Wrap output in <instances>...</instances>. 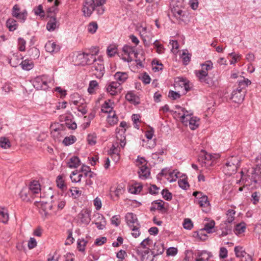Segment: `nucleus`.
I'll return each mask as SVG.
<instances>
[{
    "label": "nucleus",
    "instance_id": "nucleus-53",
    "mask_svg": "<svg viewBox=\"0 0 261 261\" xmlns=\"http://www.w3.org/2000/svg\"><path fill=\"white\" fill-rule=\"evenodd\" d=\"M138 53L137 52L135 54L134 57L136 58L135 61L136 62L137 66L143 67V62L145 60V58L143 54H141V58L138 57Z\"/></svg>",
    "mask_w": 261,
    "mask_h": 261
},
{
    "label": "nucleus",
    "instance_id": "nucleus-7",
    "mask_svg": "<svg viewBox=\"0 0 261 261\" xmlns=\"http://www.w3.org/2000/svg\"><path fill=\"white\" fill-rule=\"evenodd\" d=\"M50 79L46 75L36 77L33 81V86L37 90H46Z\"/></svg>",
    "mask_w": 261,
    "mask_h": 261
},
{
    "label": "nucleus",
    "instance_id": "nucleus-25",
    "mask_svg": "<svg viewBox=\"0 0 261 261\" xmlns=\"http://www.w3.org/2000/svg\"><path fill=\"white\" fill-rule=\"evenodd\" d=\"M165 248L164 245L160 242L155 243L154 244V247L151 251V254L153 256H155L162 254L164 251Z\"/></svg>",
    "mask_w": 261,
    "mask_h": 261
},
{
    "label": "nucleus",
    "instance_id": "nucleus-63",
    "mask_svg": "<svg viewBox=\"0 0 261 261\" xmlns=\"http://www.w3.org/2000/svg\"><path fill=\"white\" fill-rule=\"evenodd\" d=\"M154 45L155 46V47L156 48V52L159 54H162L164 53V48L163 46V45L159 44L158 42V41L156 40L153 43Z\"/></svg>",
    "mask_w": 261,
    "mask_h": 261
},
{
    "label": "nucleus",
    "instance_id": "nucleus-33",
    "mask_svg": "<svg viewBox=\"0 0 261 261\" xmlns=\"http://www.w3.org/2000/svg\"><path fill=\"white\" fill-rule=\"evenodd\" d=\"M236 211L232 209H229L226 213V222L231 223L235 218Z\"/></svg>",
    "mask_w": 261,
    "mask_h": 261
},
{
    "label": "nucleus",
    "instance_id": "nucleus-31",
    "mask_svg": "<svg viewBox=\"0 0 261 261\" xmlns=\"http://www.w3.org/2000/svg\"><path fill=\"white\" fill-rule=\"evenodd\" d=\"M68 164L69 167L76 168L80 165V160L77 156H73L70 159Z\"/></svg>",
    "mask_w": 261,
    "mask_h": 261
},
{
    "label": "nucleus",
    "instance_id": "nucleus-22",
    "mask_svg": "<svg viewBox=\"0 0 261 261\" xmlns=\"http://www.w3.org/2000/svg\"><path fill=\"white\" fill-rule=\"evenodd\" d=\"M20 198L25 201H29L31 199L34 198V196L30 192L28 187L23 188L19 193Z\"/></svg>",
    "mask_w": 261,
    "mask_h": 261
},
{
    "label": "nucleus",
    "instance_id": "nucleus-48",
    "mask_svg": "<svg viewBox=\"0 0 261 261\" xmlns=\"http://www.w3.org/2000/svg\"><path fill=\"white\" fill-rule=\"evenodd\" d=\"M238 88L241 89L243 90L246 87L251 84V81L248 79H244L242 80L239 81Z\"/></svg>",
    "mask_w": 261,
    "mask_h": 261
},
{
    "label": "nucleus",
    "instance_id": "nucleus-8",
    "mask_svg": "<svg viewBox=\"0 0 261 261\" xmlns=\"http://www.w3.org/2000/svg\"><path fill=\"white\" fill-rule=\"evenodd\" d=\"M128 128L127 123L125 121H122L116 129V138L120 140V145L122 148H124L126 144L125 133L126 128Z\"/></svg>",
    "mask_w": 261,
    "mask_h": 261
},
{
    "label": "nucleus",
    "instance_id": "nucleus-18",
    "mask_svg": "<svg viewBox=\"0 0 261 261\" xmlns=\"http://www.w3.org/2000/svg\"><path fill=\"white\" fill-rule=\"evenodd\" d=\"M176 108L180 109L182 113H179L178 115H180V120L181 122L186 126H188V121L193 117L192 113L186 110L184 108H181L180 106H176Z\"/></svg>",
    "mask_w": 261,
    "mask_h": 261
},
{
    "label": "nucleus",
    "instance_id": "nucleus-43",
    "mask_svg": "<svg viewBox=\"0 0 261 261\" xmlns=\"http://www.w3.org/2000/svg\"><path fill=\"white\" fill-rule=\"evenodd\" d=\"M57 186L59 188L62 190H64L67 188V186L65 183V181L63 178V176L60 175L57 176L56 179Z\"/></svg>",
    "mask_w": 261,
    "mask_h": 261
},
{
    "label": "nucleus",
    "instance_id": "nucleus-52",
    "mask_svg": "<svg viewBox=\"0 0 261 261\" xmlns=\"http://www.w3.org/2000/svg\"><path fill=\"white\" fill-rule=\"evenodd\" d=\"M126 99L134 103H138L139 102L137 101L138 97L133 93L128 92L125 96Z\"/></svg>",
    "mask_w": 261,
    "mask_h": 261
},
{
    "label": "nucleus",
    "instance_id": "nucleus-13",
    "mask_svg": "<svg viewBox=\"0 0 261 261\" xmlns=\"http://www.w3.org/2000/svg\"><path fill=\"white\" fill-rule=\"evenodd\" d=\"M106 89L110 95H116L121 93L122 87L119 83L111 82L106 85Z\"/></svg>",
    "mask_w": 261,
    "mask_h": 261
},
{
    "label": "nucleus",
    "instance_id": "nucleus-51",
    "mask_svg": "<svg viewBox=\"0 0 261 261\" xmlns=\"http://www.w3.org/2000/svg\"><path fill=\"white\" fill-rule=\"evenodd\" d=\"M197 203L201 207H206L210 205L209 201H208V198L207 196L205 195L203 197H201L200 200H198Z\"/></svg>",
    "mask_w": 261,
    "mask_h": 261
},
{
    "label": "nucleus",
    "instance_id": "nucleus-41",
    "mask_svg": "<svg viewBox=\"0 0 261 261\" xmlns=\"http://www.w3.org/2000/svg\"><path fill=\"white\" fill-rule=\"evenodd\" d=\"M107 121L111 125H114L117 124L118 121V117L116 116L115 112H114L112 114H109L107 117Z\"/></svg>",
    "mask_w": 261,
    "mask_h": 261
},
{
    "label": "nucleus",
    "instance_id": "nucleus-39",
    "mask_svg": "<svg viewBox=\"0 0 261 261\" xmlns=\"http://www.w3.org/2000/svg\"><path fill=\"white\" fill-rule=\"evenodd\" d=\"M28 55L30 56L31 59H36L40 56L39 50L35 47L31 48L28 51Z\"/></svg>",
    "mask_w": 261,
    "mask_h": 261
},
{
    "label": "nucleus",
    "instance_id": "nucleus-17",
    "mask_svg": "<svg viewBox=\"0 0 261 261\" xmlns=\"http://www.w3.org/2000/svg\"><path fill=\"white\" fill-rule=\"evenodd\" d=\"M122 51L124 54L127 56V58L124 57L123 58V60L125 61H127V62H130L132 61V58L130 57V55L137 53L135 50V46H131L128 45H125L123 46L122 48Z\"/></svg>",
    "mask_w": 261,
    "mask_h": 261
},
{
    "label": "nucleus",
    "instance_id": "nucleus-27",
    "mask_svg": "<svg viewBox=\"0 0 261 261\" xmlns=\"http://www.w3.org/2000/svg\"><path fill=\"white\" fill-rule=\"evenodd\" d=\"M45 48L47 52L53 53H57L60 47L58 45H57L55 42L52 41H48L45 45Z\"/></svg>",
    "mask_w": 261,
    "mask_h": 261
},
{
    "label": "nucleus",
    "instance_id": "nucleus-10",
    "mask_svg": "<svg viewBox=\"0 0 261 261\" xmlns=\"http://www.w3.org/2000/svg\"><path fill=\"white\" fill-rule=\"evenodd\" d=\"M12 15L17 19L20 22H24L28 16V12L24 9L20 11V7L18 4H15L12 9Z\"/></svg>",
    "mask_w": 261,
    "mask_h": 261
},
{
    "label": "nucleus",
    "instance_id": "nucleus-12",
    "mask_svg": "<svg viewBox=\"0 0 261 261\" xmlns=\"http://www.w3.org/2000/svg\"><path fill=\"white\" fill-rule=\"evenodd\" d=\"M91 211L89 209H83L77 216L79 222L87 225L91 221Z\"/></svg>",
    "mask_w": 261,
    "mask_h": 261
},
{
    "label": "nucleus",
    "instance_id": "nucleus-1",
    "mask_svg": "<svg viewBox=\"0 0 261 261\" xmlns=\"http://www.w3.org/2000/svg\"><path fill=\"white\" fill-rule=\"evenodd\" d=\"M106 0H85L83 3L82 11L85 16H90L96 9L98 15H102L105 11L103 5Z\"/></svg>",
    "mask_w": 261,
    "mask_h": 261
},
{
    "label": "nucleus",
    "instance_id": "nucleus-26",
    "mask_svg": "<svg viewBox=\"0 0 261 261\" xmlns=\"http://www.w3.org/2000/svg\"><path fill=\"white\" fill-rule=\"evenodd\" d=\"M84 101L85 99L77 93H74L70 96V102L76 106L81 104H83Z\"/></svg>",
    "mask_w": 261,
    "mask_h": 261
},
{
    "label": "nucleus",
    "instance_id": "nucleus-60",
    "mask_svg": "<svg viewBox=\"0 0 261 261\" xmlns=\"http://www.w3.org/2000/svg\"><path fill=\"white\" fill-rule=\"evenodd\" d=\"M26 41L22 38H19L18 39V47L20 51L25 50Z\"/></svg>",
    "mask_w": 261,
    "mask_h": 261
},
{
    "label": "nucleus",
    "instance_id": "nucleus-14",
    "mask_svg": "<svg viewBox=\"0 0 261 261\" xmlns=\"http://www.w3.org/2000/svg\"><path fill=\"white\" fill-rule=\"evenodd\" d=\"M93 218L92 224H95L98 229L102 230L105 228L106 220L102 214L97 213L93 215Z\"/></svg>",
    "mask_w": 261,
    "mask_h": 261
},
{
    "label": "nucleus",
    "instance_id": "nucleus-20",
    "mask_svg": "<svg viewBox=\"0 0 261 261\" xmlns=\"http://www.w3.org/2000/svg\"><path fill=\"white\" fill-rule=\"evenodd\" d=\"M125 220L129 228L132 227L136 225L140 224L138 222L136 215L132 213H128L126 214Z\"/></svg>",
    "mask_w": 261,
    "mask_h": 261
},
{
    "label": "nucleus",
    "instance_id": "nucleus-9",
    "mask_svg": "<svg viewBox=\"0 0 261 261\" xmlns=\"http://www.w3.org/2000/svg\"><path fill=\"white\" fill-rule=\"evenodd\" d=\"M214 157L205 151H203L198 158V162L202 167L205 168L212 166L214 165Z\"/></svg>",
    "mask_w": 261,
    "mask_h": 261
},
{
    "label": "nucleus",
    "instance_id": "nucleus-46",
    "mask_svg": "<svg viewBox=\"0 0 261 261\" xmlns=\"http://www.w3.org/2000/svg\"><path fill=\"white\" fill-rule=\"evenodd\" d=\"M0 146L2 148L7 149L11 146V143L7 138L1 137L0 138Z\"/></svg>",
    "mask_w": 261,
    "mask_h": 261
},
{
    "label": "nucleus",
    "instance_id": "nucleus-32",
    "mask_svg": "<svg viewBox=\"0 0 261 261\" xmlns=\"http://www.w3.org/2000/svg\"><path fill=\"white\" fill-rule=\"evenodd\" d=\"M251 180L254 183H257L260 179L259 169H252L251 171Z\"/></svg>",
    "mask_w": 261,
    "mask_h": 261
},
{
    "label": "nucleus",
    "instance_id": "nucleus-21",
    "mask_svg": "<svg viewBox=\"0 0 261 261\" xmlns=\"http://www.w3.org/2000/svg\"><path fill=\"white\" fill-rule=\"evenodd\" d=\"M212 254L206 251L198 252L195 261H213Z\"/></svg>",
    "mask_w": 261,
    "mask_h": 261
},
{
    "label": "nucleus",
    "instance_id": "nucleus-56",
    "mask_svg": "<svg viewBox=\"0 0 261 261\" xmlns=\"http://www.w3.org/2000/svg\"><path fill=\"white\" fill-rule=\"evenodd\" d=\"M98 87V83L95 80H93L90 82L88 91L90 94L93 93L94 92L95 88Z\"/></svg>",
    "mask_w": 261,
    "mask_h": 261
},
{
    "label": "nucleus",
    "instance_id": "nucleus-30",
    "mask_svg": "<svg viewBox=\"0 0 261 261\" xmlns=\"http://www.w3.org/2000/svg\"><path fill=\"white\" fill-rule=\"evenodd\" d=\"M110 100L109 101H106L101 106V111L103 113H109L112 114L114 112L113 111V107L112 103H110Z\"/></svg>",
    "mask_w": 261,
    "mask_h": 261
},
{
    "label": "nucleus",
    "instance_id": "nucleus-3",
    "mask_svg": "<svg viewBox=\"0 0 261 261\" xmlns=\"http://www.w3.org/2000/svg\"><path fill=\"white\" fill-rule=\"evenodd\" d=\"M59 5V2L56 0L55 2L54 6L48 9L47 16L50 18L47 23L46 29L48 31L51 32L54 31L59 26V24L57 21L56 17L52 15L53 14L55 13V11L57 10V6Z\"/></svg>",
    "mask_w": 261,
    "mask_h": 261
},
{
    "label": "nucleus",
    "instance_id": "nucleus-5",
    "mask_svg": "<svg viewBox=\"0 0 261 261\" xmlns=\"http://www.w3.org/2000/svg\"><path fill=\"white\" fill-rule=\"evenodd\" d=\"M95 61V57L93 54L82 53H79L75 59L76 64L85 66L90 65Z\"/></svg>",
    "mask_w": 261,
    "mask_h": 261
},
{
    "label": "nucleus",
    "instance_id": "nucleus-29",
    "mask_svg": "<svg viewBox=\"0 0 261 261\" xmlns=\"http://www.w3.org/2000/svg\"><path fill=\"white\" fill-rule=\"evenodd\" d=\"M9 216L8 211L5 207H0V221L6 223L8 221Z\"/></svg>",
    "mask_w": 261,
    "mask_h": 261
},
{
    "label": "nucleus",
    "instance_id": "nucleus-11",
    "mask_svg": "<svg viewBox=\"0 0 261 261\" xmlns=\"http://www.w3.org/2000/svg\"><path fill=\"white\" fill-rule=\"evenodd\" d=\"M195 74L198 80L207 86L211 87L215 86L213 79L208 75V73L203 71H195Z\"/></svg>",
    "mask_w": 261,
    "mask_h": 261
},
{
    "label": "nucleus",
    "instance_id": "nucleus-38",
    "mask_svg": "<svg viewBox=\"0 0 261 261\" xmlns=\"http://www.w3.org/2000/svg\"><path fill=\"white\" fill-rule=\"evenodd\" d=\"M20 65H21V68L25 70H30L33 68L34 67L33 63L31 60H25L24 61H22L20 63Z\"/></svg>",
    "mask_w": 261,
    "mask_h": 261
},
{
    "label": "nucleus",
    "instance_id": "nucleus-50",
    "mask_svg": "<svg viewBox=\"0 0 261 261\" xmlns=\"http://www.w3.org/2000/svg\"><path fill=\"white\" fill-rule=\"evenodd\" d=\"M98 29V25L96 22H91L89 23L87 27V30L89 33L93 34Z\"/></svg>",
    "mask_w": 261,
    "mask_h": 261
},
{
    "label": "nucleus",
    "instance_id": "nucleus-59",
    "mask_svg": "<svg viewBox=\"0 0 261 261\" xmlns=\"http://www.w3.org/2000/svg\"><path fill=\"white\" fill-rule=\"evenodd\" d=\"M163 197L166 200H170L172 198V194L168 190L163 189L161 192Z\"/></svg>",
    "mask_w": 261,
    "mask_h": 261
},
{
    "label": "nucleus",
    "instance_id": "nucleus-54",
    "mask_svg": "<svg viewBox=\"0 0 261 261\" xmlns=\"http://www.w3.org/2000/svg\"><path fill=\"white\" fill-rule=\"evenodd\" d=\"M140 34L144 43L145 44L146 39L149 38L147 35V28L146 27H141L140 30Z\"/></svg>",
    "mask_w": 261,
    "mask_h": 261
},
{
    "label": "nucleus",
    "instance_id": "nucleus-61",
    "mask_svg": "<svg viewBox=\"0 0 261 261\" xmlns=\"http://www.w3.org/2000/svg\"><path fill=\"white\" fill-rule=\"evenodd\" d=\"M140 227V225H136L135 226L130 227V228L133 231L132 234L135 238H137L140 234V232L139 231V228Z\"/></svg>",
    "mask_w": 261,
    "mask_h": 261
},
{
    "label": "nucleus",
    "instance_id": "nucleus-58",
    "mask_svg": "<svg viewBox=\"0 0 261 261\" xmlns=\"http://www.w3.org/2000/svg\"><path fill=\"white\" fill-rule=\"evenodd\" d=\"M142 189V186L140 184H136L135 186L132 188H130L129 191L132 194H138Z\"/></svg>",
    "mask_w": 261,
    "mask_h": 261
},
{
    "label": "nucleus",
    "instance_id": "nucleus-15",
    "mask_svg": "<svg viewBox=\"0 0 261 261\" xmlns=\"http://www.w3.org/2000/svg\"><path fill=\"white\" fill-rule=\"evenodd\" d=\"M245 93V91L242 90L241 89L237 88L232 91L231 99L233 102L240 103L244 99Z\"/></svg>",
    "mask_w": 261,
    "mask_h": 261
},
{
    "label": "nucleus",
    "instance_id": "nucleus-35",
    "mask_svg": "<svg viewBox=\"0 0 261 261\" xmlns=\"http://www.w3.org/2000/svg\"><path fill=\"white\" fill-rule=\"evenodd\" d=\"M246 228V224L244 222H241L236 225L234 232L237 235H239L244 232Z\"/></svg>",
    "mask_w": 261,
    "mask_h": 261
},
{
    "label": "nucleus",
    "instance_id": "nucleus-40",
    "mask_svg": "<svg viewBox=\"0 0 261 261\" xmlns=\"http://www.w3.org/2000/svg\"><path fill=\"white\" fill-rule=\"evenodd\" d=\"M201 67L202 69L199 71H203L208 73V71L213 68V63L210 60L206 61L201 64Z\"/></svg>",
    "mask_w": 261,
    "mask_h": 261
},
{
    "label": "nucleus",
    "instance_id": "nucleus-47",
    "mask_svg": "<svg viewBox=\"0 0 261 261\" xmlns=\"http://www.w3.org/2000/svg\"><path fill=\"white\" fill-rule=\"evenodd\" d=\"M76 141V137L71 135L69 137H65L63 141V143L66 146H69L73 144Z\"/></svg>",
    "mask_w": 261,
    "mask_h": 261
},
{
    "label": "nucleus",
    "instance_id": "nucleus-36",
    "mask_svg": "<svg viewBox=\"0 0 261 261\" xmlns=\"http://www.w3.org/2000/svg\"><path fill=\"white\" fill-rule=\"evenodd\" d=\"M83 177L82 173L77 170L73 171L70 175V178L72 182H79L81 180V178Z\"/></svg>",
    "mask_w": 261,
    "mask_h": 261
},
{
    "label": "nucleus",
    "instance_id": "nucleus-44",
    "mask_svg": "<svg viewBox=\"0 0 261 261\" xmlns=\"http://www.w3.org/2000/svg\"><path fill=\"white\" fill-rule=\"evenodd\" d=\"M117 52V47L114 44L110 45L107 49V53L108 56L110 57H112L115 56V55Z\"/></svg>",
    "mask_w": 261,
    "mask_h": 261
},
{
    "label": "nucleus",
    "instance_id": "nucleus-6",
    "mask_svg": "<svg viewBox=\"0 0 261 261\" xmlns=\"http://www.w3.org/2000/svg\"><path fill=\"white\" fill-rule=\"evenodd\" d=\"M92 71L97 78H101L104 74L105 70L103 60L98 58L92 63Z\"/></svg>",
    "mask_w": 261,
    "mask_h": 261
},
{
    "label": "nucleus",
    "instance_id": "nucleus-2",
    "mask_svg": "<svg viewBox=\"0 0 261 261\" xmlns=\"http://www.w3.org/2000/svg\"><path fill=\"white\" fill-rule=\"evenodd\" d=\"M239 163L240 160L238 156H231L227 159L222 168V170L225 174L231 175L236 172L240 166Z\"/></svg>",
    "mask_w": 261,
    "mask_h": 261
},
{
    "label": "nucleus",
    "instance_id": "nucleus-34",
    "mask_svg": "<svg viewBox=\"0 0 261 261\" xmlns=\"http://www.w3.org/2000/svg\"><path fill=\"white\" fill-rule=\"evenodd\" d=\"M199 119L197 117L193 116L189 121H188V125L191 129L194 130L199 126Z\"/></svg>",
    "mask_w": 261,
    "mask_h": 261
},
{
    "label": "nucleus",
    "instance_id": "nucleus-28",
    "mask_svg": "<svg viewBox=\"0 0 261 261\" xmlns=\"http://www.w3.org/2000/svg\"><path fill=\"white\" fill-rule=\"evenodd\" d=\"M138 174L140 178L146 179L150 175L149 169L145 165L139 167Z\"/></svg>",
    "mask_w": 261,
    "mask_h": 261
},
{
    "label": "nucleus",
    "instance_id": "nucleus-57",
    "mask_svg": "<svg viewBox=\"0 0 261 261\" xmlns=\"http://www.w3.org/2000/svg\"><path fill=\"white\" fill-rule=\"evenodd\" d=\"M235 254L237 257L241 258L246 252L243 250V248L240 246H236L234 249Z\"/></svg>",
    "mask_w": 261,
    "mask_h": 261
},
{
    "label": "nucleus",
    "instance_id": "nucleus-24",
    "mask_svg": "<svg viewBox=\"0 0 261 261\" xmlns=\"http://www.w3.org/2000/svg\"><path fill=\"white\" fill-rule=\"evenodd\" d=\"M30 191L32 194L35 196L36 194H38L41 191L40 185L38 181L34 180L31 182L29 185Z\"/></svg>",
    "mask_w": 261,
    "mask_h": 261
},
{
    "label": "nucleus",
    "instance_id": "nucleus-16",
    "mask_svg": "<svg viewBox=\"0 0 261 261\" xmlns=\"http://www.w3.org/2000/svg\"><path fill=\"white\" fill-rule=\"evenodd\" d=\"M171 11L174 17L178 20L179 23L185 21L186 12L183 11L180 8L177 6H174L172 8Z\"/></svg>",
    "mask_w": 261,
    "mask_h": 261
},
{
    "label": "nucleus",
    "instance_id": "nucleus-62",
    "mask_svg": "<svg viewBox=\"0 0 261 261\" xmlns=\"http://www.w3.org/2000/svg\"><path fill=\"white\" fill-rule=\"evenodd\" d=\"M260 195L258 192H253L251 194V201L254 204H257L259 200Z\"/></svg>",
    "mask_w": 261,
    "mask_h": 261
},
{
    "label": "nucleus",
    "instance_id": "nucleus-42",
    "mask_svg": "<svg viewBox=\"0 0 261 261\" xmlns=\"http://www.w3.org/2000/svg\"><path fill=\"white\" fill-rule=\"evenodd\" d=\"M69 192L71 193V196L74 199L79 198L82 192L78 188L73 187L69 189Z\"/></svg>",
    "mask_w": 261,
    "mask_h": 261
},
{
    "label": "nucleus",
    "instance_id": "nucleus-23",
    "mask_svg": "<svg viewBox=\"0 0 261 261\" xmlns=\"http://www.w3.org/2000/svg\"><path fill=\"white\" fill-rule=\"evenodd\" d=\"M114 79L116 80L115 82L119 83L121 85L128 79V75L125 72H117L114 74Z\"/></svg>",
    "mask_w": 261,
    "mask_h": 261
},
{
    "label": "nucleus",
    "instance_id": "nucleus-49",
    "mask_svg": "<svg viewBox=\"0 0 261 261\" xmlns=\"http://www.w3.org/2000/svg\"><path fill=\"white\" fill-rule=\"evenodd\" d=\"M65 125L69 128L71 129H75L77 127V125L75 122H72L69 117H66L65 118Z\"/></svg>",
    "mask_w": 261,
    "mask_h": 261
},
{
    "label": "nucleus",
    "instance_id": "nucleus-45",
    "mask_svg": "<svg viewBox=\"0 0 261 261\" xmlns=\"http://www.w3.org/2000/svg\"><path fill=\"white\" fill-rule=\"evenodd\" d=\"M215 225V222L214 220H211L209 222L206 223L204 224L203 229L205 230L207 233H212L213 232V229Z\"/></svg>",
    "mask_w": 261,
    "mask_h": 261
},
{
    "label": "nucleus",
    "instance_id": "nucleus-19",
    "mask_svg": "<svg viewBox=\"0 0 261 261\" xmlns=\"http://www.w3.org/2000/svg\"><path fill=\"white\" fill-rule=\"evenodd\" d=\"M155 210L160 211L163 213L166 212L167 210L164 207V202L163 200H155L151 203V206L150 208V211L153 212Z\"/></svg>",
    "mask_w": 261,
    "mask_h": 261
},
{
    "label": "nucleus",
    "instance_id": "nucleus-55",
    "mask_svg": "<svg viewBox=\"0 0 261 261\" xmlns=\"http://www.w3.org/2000/svg\"><path fill=\"white\" fill-rule=\"evenodd\" d=\"M87 242L84 239H79L77 241V249L79 251L83 252L85 251V246Z\"/></svg>",
    "mask_w": 261,
    "mask_h": 261
},
{
    "label": "nucleus",
    "instance_id": "nucleus-37",
    "mask_svg": "<svg viewBox=\"0 0 261 261\" xmlns=\"http://www.w3.org/2000/svg\"><path fill=\"white\" fill-rule=\"evenodd\" d=\"M6 25L10 31H15L18 26L16 21L13 18L8 19L6 22Z\"/></svg>",
    "mask_w": 261,
    "mask_h": 261
},
{
    "label": "nucleus",
    "instance_id": "nucleus-4",
    "mask_svg": "<svg viewBox=\"0 0 261 261\" xmlns=\"http://www.w3.org/2000/svg\"><path fill=\"white\" fill-rule=\"evenodd\" d=\"M51 204H49L47 202H45V204L47 205V206L45 207V209L48 208L49 210H62L64 208L65 205L66 201L62 195L59 194H56L52 195L50 197Z\"/></svg>",
    "mask_w": 261,
    "mask_h": 261
},
{
    "label": "nucleus",
    "instance_id": "nucleus-64",
    "mask_svg": "<svg viewBox=\"0 0 261 261\" xmlns=\"http://www.w3.org/2000/svg\"><path fill=\"white\" fill-rule=\"evenodd\" d=\"M87 141L91 145H94L96 142V137L94 134H89L87 136Z\"/></svg>",
    "mask_w": 261,
    "mask_h": 261
}]
</instances>
